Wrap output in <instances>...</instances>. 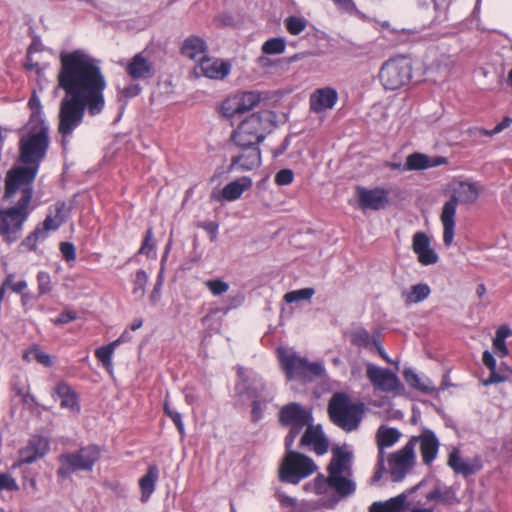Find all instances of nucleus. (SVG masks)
Masks as SVG:
<instances>
[{
	"mask_svg": "<svg viewBox=\"0 0 512 512\" xmlns=\"http://www.w3.org/2000/svg\"><path fill=\"white\" fill-rule=\"evenodd\" d=\"M493 348L500 354V356H506L508 354V349L505 344V340H500L494 338L493 340Z\"/></svg>",
	"mask_w": 512,
	"mask_h": 512,
	"instance_id": "61",
	"label": "nucleus"
},
{
	"mask_svg": "<svg viewBox=\"0 0 512 512\" xmlns=\"http://www.w3.org/2000/svg\"><path fill=\"white\" fill-rule=\"evenodd\" d=\"M427 502L451 505L457 502L456 490L451 486L435 485L433 489L424 493Z\"/></svg>",
	"mask_w": 512,
	"mask_h": 512,
	"instance_id": "31",
	"label": "nucleus"
},
{
	"mask_svg": "<svg viewBox=\"0 0 512 512\" xmlns=\"http://www.w3.org/2000/svg\"><path fill=\"white\" fill-rule=\"evenodd\" d=\"M403 375L410 387L426 394L435 392V386L432 381L428 378H421L413 369L406 368Z\"/></svg>",
	"mask_w": 512,
	"mask_h": 512,
	"instance_id": "37",
	"label": "nucleus"
},
{
	"mask_svg": "<svg viewBox=\"0 0 512 512\" xmlns=\"http://www.w3.org/2000/svg\"><path fill=\"white\" fill-rule=\"evenodd\" d=\"M117 347V343H109L106 346L99 347L95 351L97 359L103 364V366L110 370L112 368V355Z\"/></svg>",
	"mask_w": 512,
	"mask_h": 512,
	"instance_id": "44",
	"label": "nucleus"
},
{
	"mask_svg": "<svg viewBox=\"0 0 512 512\" xmlns=\"http://www.w3.org/2000/svg\"><path fill=\"white\" fill-rule=\"evenodd\" d=\"M77 318L74 311L66 310L62 312L57 318L53 319V323L56 325L67 324Z\"/></svg>",
	"mask_w": 512,
	"mask_h": 512,
	"instance_id": "56",
	"label": "nucleus"
},
{
	"mask_svg": "<svg viewBox=\"0 0 512 512\" xmlns=\"http://www.w3.org/2000/svg\"><path fill=\"white\" fill-rule=\"evenodd\" d=\"M279 418L284 425H308L311 421V413L299 403L292 402L281 408Z\"/></svg>",
	"mask_w": 512,
	"mask_h": 512,
	"instance_id": "24",
	"label": "nucleus"
},
{
	"mask_svg": "<svg viewBox=\"0 0 512 512\" xmlns=\"http://www.w3.org/2000/svg\"><path fill=\"white\" fill-rule=\"evenodd\" d=\"M278 500L280 503L284 506H290L293 507L296 505V500L290 496H287L285 494L279 493L278 494Z\"/></svg>",
	"mask_w": 512,
	"mask_h": 512,
	"instance_id": "64",
	"label": "nucleus"
},
{
	"mask_svg": "<svg viewBox=\"0 0 512 512\" xmlns=\"http://www.w3.org/2000/svg\"><path fill=\"white\" fill-rule=\"evenodd\" d=\"M286 43L282 38H271L262 45V52L267 55H277L285 51Z\"/></svg>",
	"mask_w": 512,
	"mask_h": 512,
	"instance_id": "45",
	"label": "nucleus"
},
{
	"mask_svg": "<svg viewBox=\"0 0 512 512\" xmlns=\"http://www.w3.org/2000/svg\"><path fill=\"white\" fill-rule=\"evenodd\" d=\"M159 478V470L156 465H151L145 475L139 480V487L141 491V502H147L156 488V483Z\"/></svg>",
	"mask_w": 512,
	"mask_h": 512,
	"instance_id": "35",
	"label": "nucleus"
},
{
	"mask_svg": "<svg viewBox=\"0 0 512 512\" xmlns=\"http://www.w3.org/2000/svg\"><path fill=\"white\" fill-rule=\"evenodd\" d=\"M307 21L304 18L290 16L285 20V27L292 35H298L305 30Z\"/></svg>",
	"mask_w": 512,
	"mask_h": 512,
	"instance_id": "47",
	"label": "nucleus"
},
{
	"mask_svg": "<svg viewBox=\"0 0 512 512\" xmlns=\"http://www.w3.org/2000/svg\"><path fill=\"white\" fill-rule=\"evenodd\" d=\"M373 338L369 332L363 328H357L350 334V341L353 345L360 348H369L373 345Z\"/></svg>",
	"mask_w": 512,
	"mask_h": 512,
	"instance_id": "43",
	"label": "nucleus"
},
{
	"mask_svg": "<svg viewBox=\"0 0 512 512\" xmlns=\"http://www.w3.org/2000/svg\"><path fill=\"white\" fill-rule=\"evenodd\" d=\"M300 446L311 447L316 454L323 455L328 451L329 443L320 425L308 424L300 440Z\"/></svg>",
	"mask_w": 512,
	"mask_h": 512,
	"instance_id": "21",
	"label": "nucleus"
},
{
	"mask_svg": "<svg viewBox=\"0 0 512 512\" xmlns=\"http://www.w3.org/2000/svg\"><path fill=\"white\" fill-rule=\"evenodd\" d=\"M338 99L337 92L329 87L317 89L310 96V108L316 113L332 109Z\"/></svg>",
	"mask_w": 512,
	"mask_h": 512,
	"instance_id": "27",
	"label": "nucleus"
},
{
	"mask_svg": "<svg viewBox=\"0 0 512 512\" xmlns=\"http://www.w3.org/2000/svg\"><path fill=\"white\" fill-rule=\"evenodd\" d=\"M252 185L249 177H241L228 183L221 191V196L217 199L226 201H234L241 197L244 191L248 190Z\"/></svg>",
	"mask_w": 512,
	"mask_h": 512,
	"instance_id": "32",
	"label": "nucleus"
},
{
	"mask_svg": "<svg viewBox=\"0 0 512 512\" xmlns=\"http://www.w3.org/2000/svg\"><path fill=\"white\" fill-rule=\"evenodd\" d=\"M100 456V449L96 445H87L77 451L61 454L57 474L61 478H67L77 471H91Z\"/></svg>",
	"mask_w": 512,
	"mask_h": 512,
	"instance_id": "10",
	"label": "nucleus"
},
{
	"mask_svg": "<svg viewBox=\"0 0 512 512\" xmlns=\"http://www.w3.org/2000/svg\"><path fill=\"white\" fill-rule=\"evenodd\" d=\"M357 198L362 210H380L389 202L388 191L383 188H357Z\"/></svg>",
	"mask_w": 512,
	"mask_h": 512,
	"instance_id": "19",
	"label": "nucleus"
},
{
	"mask_svg": "<svg viewBox=\"0 0 512 512\" xmlns=\"http://www.w3.org/2000/svg\"><path fill=\"white\" fill-rule=\"evenodd\" d=\"M57 80L58 87L65 91L59 105L57 127L65 148L75 129L82 124L86 109L91 115L103 111L107 83L99 62L82 50L61 53Z\"/></svg>",
	"mask_w": 512,
	"mask_h": 512,
	"instance_id": "1",
	"label": "nucleus"
},
{
	"mask_svg": "<svg viewBox=\"0 0 512 512\" xmlns=\"http://www.w3.org/2000/svg\"><path fill=\"white\" fill-rule=\"evenodd\" d=\"M26 220V215L17 210L0 211V235L5 241L12 243L19 238L21 227Z\"/></svg>",
	"mask_w": 512,
	"mask_h": 512,
	"instance_id": "17",
	"label": "nucleus"
},
{
	"mask_svg": "<svg viewBox=\"0 0 512 512\" xmlns=\"http://www.w3.org/2000/svg\"><path fill=\"white\" fill-rule=\"evenodd\" d=\"M55 394L60 400V406L71 412L77 413L80 410L75 391L66 383L60 382L55 388Z\"/></svg>",
	"mask_w": 512,
	"mask_h": 512,
	"instance_id": "34",
	"label": "nucleus"
},
{
	"mask_svg": "<svg viewBox=\"0 0 512 512\" xmlns=\"http://www.w3.org/2000/svg\"><path fill=\"white\" fill-rule=\"evenodd\" d=\"M239 152L231 158V171H250L261 165V153L258 145H237Z\"/></svg>",
	"mask_w": 512,
	"mask_h": 512,
	"instance_id": "16",
	"label": "nucleus"
},
{
	"mask_svg": "<svg viewBox=\"0 0 512 512\" xmlns=\"http://www.w3.org/2000/svg\"><path fill=\"white\" fill-rule=\"evenodd\" d=\"M410 495L406 499L405 507H411L410 512H434L435 505L432 502H427L424 498V493L421 497Z\"/></svg>",
	"mask_w": 512,
	"mask_h": 512,
	"instance_id": "41",
	"label": "nucleus"
},
{
	"mask_svg": "<svg viewBox=\"0 0 512 512\" xmlns=\"http://www.w3.org/2000/svg\"><path fill=\"white\" fill-rule=\"evenodd\" d=\"M13 388L18 394L24 395L27 392L26 381H20L19 377L13 380Z\"/></svg>",
	"mask_w": 512,
	"mask_h": 512,
	"instance_id": "62",
	"label": "nucleus"
},
{
	"mask_svg": "<svg viewBox=\"0 0 512 512\" xmlns=\"http://www.w3.org/2000/svg\"><path fill=\"white\" fill-rule=\"evenodd\" d=\"M35 176L36 168H30V166L18 167L8 173L5 197H10L20 186H24L22 189V197L18 201L17 206L9 210H17L27 216V208L32 198V189L29 184L34 180Z\"/></svg>",
	"mask_w": 512,
	"mask_h": 512,
	"instance_id": "11",
	"label": "nucleus"
},
{
	"mask_svg": "<svg viewBox=\"0 0 512 512\" xmlns=\"http://www.w3.org/2000/svg\"><path fill=\"white\" fill-rule=\"evenodd\" d=\"M49 450V441L42 436H33L27 445L20 450V462L31 464L45 456Z\"/></svg>",
	"mask_w": 512,
	"mask_h": 512,
	"instance_id": "23",
	"label": "nucleus"
},
{
	"mask_svg": "<svg viewBox=\"0 0 512 512\" xmlns=\"http://www.w3.org/2000/svg\"><path fill=\"white\" fill-rule=\"evenodd\" d=\"M60 251L62 253V256L63 258L66 260V261H73L75 260L76 258V252H75V247L72 243L70 242H62L60 244Z\"/></svg>",
	"mask_w": 512,
	"mask_h": 512,
	"instance_id": "55",
	"label": "nucleus"
},
{
	"mask_svg": "<svg viewBox=\"0 0 512 512\" xmlns=\"http://www.w3.org/2000/svg\"><path fill=\"white\" fill-rule=\"evenodd\" d=\"M205 286L214 296H220L229 290V284L221 279L207 280Z\"/></svg>",
	"mask_w": 512,
	"mask_h": 512,
	"instance_id": "49",
	"label": "nucleus"
},
{
	"mask_svg": "<svg viewBox=\"0 0 512 512\" xmlns=\"http://www.w3.org/2000/svg\"><path fill=\"white\" fill-rule=\"evenodd\" d=\"M261 101L257 91H245L225 99L221 105V113L225 118L232 119L255 108Z\"/></svg>",
	"mask_w": 512,
	"mask_h": 512,
	"instance_id": "13",
	"label": "nucleus"
},
{
	"mask_svg": "<svg viewBox=\"0 0 512 512\" xmlns=\"http://www.w3.org/2000/svg\"><path fill=\"white\" fill-rule=\"evenodd\" d=\"M18 485L13 477L8 474H0V490L15 491Z\"/></svg>",
	"mask_w": 512,
	"mask_h": 512,
	"instance_id": "54",
	"label": "nucleus"
},
{
	"mask_svg": "<svg viewBox=\"0 0 512 512\" xmlns=\"http://www.w3.org/2000/svg\"><path fill=\"white\" fill-rule=\"evenodd\" d=\"M414 461V445L408 442L402 449L390 455L389 473L395 482L403 480Z\"/></svg>",
	"mask_w": 512,
	"mask_h": 512,
	"instance_id": "15",
	"label": "nucleus"
},
{
	"mask_svg": "<svg viewBox=\"0 0 512 512\" xmlns=\"http://www.w3.org/2000/svg\"><path fill=\"white\" fill-rule=\"evenodd\" d=\"M127 74L133 79H146L153 76V65L143 55V53L136 54L126 66Z\"/></svg>",
	"mask_w": 512,
	"mask_h": 512,
	"instance_id": "28",
	"label": "nucleus"
},
{
	"mask_svg": "<svg viewBox=\"0 0 512 512\" xmlns=\"http://www.w3.org/2000/svg\"><path fill=\"white\" fill-rule=\"evenodd\" d=\"M20 139V160L26 165H35L45 157L49 146L48 126L26 125Z\"/></svg>",
	"mask_w": 512,
	"mask_h": 512,
	"instance_id": "7",
	"label": "nucleus"
},
{
	"mask_svg": "<svg viewBox=\"0 0 512 512\" xmlns=\"http://www.w3.org/2000/svg\"><path fill=\"white\" fill-rule=\"evenodd\" d=\"M412 249L418 256V261L424 265L437 263L438 255L430 247V238L424 232H416L413 236Z\"/></svg>",
	"mask_w": 512,
	"mask_h": 512,
	"instance_id": "22",
	"label": "nucleus"
},
{
	"mask_svg": "<svg viewBox=\"0 0 512 512\" xmlns=\"http://www.w3.org/2000/svg\"><path fill=\"white\" fill-rule=\"evenodd\" d=\"M23 359L26 360L27 362H31L33 360L37 361L38 363L42 364L45 367H50L53 365L51 356L45 353L44 351L40 350L36 346L25 351L23 354Z\"/></svg>",
	"mask_w": 512,
	"mask_h": 512,
	"instance_id": "42",
	"label": "nucleus"
},
{
	"mask_svg": "<svg viewBox=\"0 0 512 512\" xmlns=\"http://www.w3.org/2000/svg\"><path fill=\"white\" fill-rule=\"evenodd\" d=\"M304 488L306 491L316 495H326L330 493L331 490L335 491V485L333 481L330 480L329 474L327 477L318 475L312 482L305 484Z\"/></svg>",
	"mask_w": 512,
	"mask_h": 512,
	"instance_id": "38",
	"label": "nucleus"
},
{
	"mask_svg": "<svg viewBox=\"0 0 512 512\" xmlns=\"http://www.w3.org/2000/svg\"><path fill=\"white\" fill-rule=\"evenodd\" d=\"M139 253L144 254L147 257H152L155 255V241L153 240V233L151 228L146 231L145 239L139 249Z\"/></svg>",
	"mask_w": 512,
	"mask_h": 512,
	"instance_id": "50",
	"label": "nucleus"
},
{
	"mask_svg": "<svg viewBox=\"0 0 512 512\" xmlns=\"http://www.w3.org/2000/svg\"><path fill=\"white\" fill-rule=\"evenodd\" d=\"M420 487L421 483L385 502H374L370 506L369 512H403L405 509L406 499L410 495L415 494Z\"/></svg>",
	"mask_w": 512,
	"mask_h": 512,
	"instance_id": "25",
	"label": "nucleus"
},
{
	"mask_svg": "<svg viewBox=\"0 0 512 512\" xmlns=\"http://www.w3.org/2000/svg\"><path fill=\"white\" fill-rule=\"evenodd\" d=\"M148 282V275L144 270H138L135 276L134 280V288H133V295L138 298L142 299L145 294V286Z\"/></svg>",
	"mask_w": 512,
	"mask_h": 512,
	"instance_id": "46",
	"label": "nucleus"
},
{
	"mask_svg": "<svg viewBox=\"0 0 512 512\" xmlns=\"http://www.w3.org/2000/svg\"><path fill=\"white\" fill-rule=\"evenodd\" d=\"M38 289L40 294H46L51 291V278L46 272H39L37 275Z\"/></svg>",
	"mask_w": 512,
	"mask_h": 512,
	"instance_id": "52",
	"label": "nucleus"
},
{
	"mask_svg": "<svg viewBox=\"0 0 512 512\" xmlns=\"http://www.w3.org/2000/svg\"><path fill=\"white\" fill-rule=\"evenodd\" d=\"M272 126L270 112L253 113L240 122L231 139L236 145H258L265 139Z\"/></svg>",
	"mask_w": 512,
	"mask_h": 512,
	"instance_id": "8",
	"label": "nucleus"
},
{
	"mask_svg": "<svg viewBox=\"0 0 512 512\" xmlns=\"http://www.w3.org/2000/svg\"><path fill=\"white\" fill-rule=\"evenodd\" d=\"M446 163V158L441 156L429 157L421 153L410 154L405 163V170H424L437 167Z\"/></svg>",
	"mask_w": 512,
	"mask_h": 512,
	"instance_id": "30",
	"label": "nucleus"
},
{
	"mask_svg": "<svg viewBox=\"0 0 512 512\" xmlns=\"http://www.w3.org/2000/svg\"><path fill=\"white\" fill-rule=\"evenodd\" d=\"M240 381L235 386V395L238 401L245 403L248 400L252 402L251 418L252 421H259L267 405L274 398V391L261 378L244 377L242 369L238 372Z\"/></svg>",
	"mask_w": 512,
	"mask_h": 512,
	"instance_id": "2",
	"label": "nucleus"
},
{
	"mask_svg": "<svg viewBox=\"0 0 512 512\" xmlns=\"http://www.w3.org/2000/svg\"><path fill=\"white\" fill-rule=\"evenodd\" d=\"M294 179V173L291 169H282L275 175V182L278 185H289Z\"/></svg>",
	"mask_w": 512,
	"mask_h": 512,
	"instance_id": "53",
	"label": "nucleus"
},
{
	"mask_svg": "<svg viewBox=\"0 0 512 512\" xmlns=\"http://www.w3.org/2000/svg\"><path fill=\"white\" fill-rule=\"evenodd\" d=\"M25 68L29 71H35L38 76H40L43 72V68L40 67L38 62H34L31 55L29 54H27V62L25 63Z\"/></svg>",
	"mask_w": 512,
	"mask_h": 512,
	"instance_id": "59",
	"label": "nucleus"
},
{
	"mask_svg": "<svg viewBox=\"0 0 512 512\" xmlns=\"http://www.w3.org/2000/svg\"><path fill=\"white\" fill-rule=\"evenodd\" d=\"M482 360H483L484 365L489 370H495V368H496V360H495L494 356L489 351H485L483 353Z\"/></svg>",
	"mask_w": 512,
	"mask_h": 512,
	"instance_id": "60",
	"label": "nucleus"
},
{
	"mask_svg": "<svg viewBox=\"0 0 512 512\" xmlns=\"http://www.w3.org/2000/svg\"><path fill=\"white\" fill-rule=\"evenodd\" d=\"M479 196L478 187L475 184L461 182L454 188L450 199L444 203L440 215L443 226V242L450 246L454 239L455 215L458 203L473 204Z\"/></svg>",
	"mask_w": 512,
	"mask_h": 512,
	"instance_id": "3",
	"label": "nucleus"
},
{
	"mask_svg": "<svg viewBox=\"0 0 512 512\" xmlns=\"http://www.w3.org/2000/svg\"><path fill=\"white\" fill-rule=\"evenodd\" d=\"M63 221L62 208L57 206L55 215H48L43 221L42 226L37 227L23 244L27 245L30 249H35L36 242L45 239L48 232L57 230L62 225Z\"/></svg>",
	"mask_w": 512,
	"mask_h": 512,
	"instance_id": "20",
	"label": "nucleus"
},
{
	"mask_svg": "<svg viewBox=\"0 0 512 512\" xmlns=\"http://www.w3.org/2000/svg\"><path fill=\"white\" fill-rule=\"evenodd\" d=\"M413 66L410 59L396 56L385 61L379 71V80L385 90L395 91L409 85Z\"/></svg>",
	"mask_w": 512,
	"mask_h": 512,
	"instance_id": "9",
	"label": "nucleus"
},
{
	"mask_svg": "<svg viewBox=\"0 0 512 512\" xmlns=\"http://www.w3.org/2000/svg\"><path fill=\"white\" fill-rule=\"evenodd\" d=\"M164 411L171 418V420L174 422V424L176 425L180 435L184 436L185 429H184V424H183V421H182L181 414L179 412L173 410L170 407V405L168 404L167 401H165V403H164Z\"/></svg>",
	"mask_w": 512,
	"mask_h": 512,
	"instance_id": "51",
	"label": "nucleus"
},
{
	"mask_svg": "<svg viewBox=\"0 0 512 512\" xmlns=\"http://www.w3.org/2000/svg\"><path fill=\"white\" fill-rule=\"evenodd\" d=\"M27 287V283L23 280L14 282V278L11 280V283L8 284L7 288L11 289L16 293L22 292Z\"/></svg>",
	"mask_w": 512,
	"mask_h": 512,
	"instance_id": "63",
	"label": "nucleus"
},
{
	"mask_svg": "<svg viewBox=\"0 0 512 512\" xmlns=\"http://www.w3.org/2000/svg\"><path fill=\"white\" fill-rule=\"evenodd\" d=\"M505 128H507L503 122L501 121L499 124H497L494 129L492 130H486V129H476V131L478 132L479 136H489V137H492L500 132H502Z\"/></svg>",
	"mask_w": 512,
	"mask_h": 512,
	"instance_id": "58",
	"label": "nucleus"
},
{
	"mask_svg": "<svg viewBox=\"0 0 512 512\" xmlns=\"http://www.w3.org/2000/svg\"><path fill=\"white\" fill-rule=\"evenodd\" d=\"M420 451L423 462L427 465L431 464L437 456L439 448V440L431 430H425L419 436Z\"/></svg>",
	"mask_w": 512,
	"mask_h": 512,
	"instance_id": "29",
	"label": "nucleus"
},
{
	"mask_svg": "<svg viewBox=\"0 0 512 512\" xmlns=\"http://www.w3.org/2000/svg\"><path fill=\"white\" fill-rule=\"evenodd\" d=\"M140 86L138 84H130L119 91L121 98L135 97L140 93Z\"/></svg>",
	"mask_w": 512,
	"mask_h": 512,
	"instance_id": "57",
	"label": "nucleus"
},
{
	"mask_svg": "<svg viewBox=\"0 0 512 512\" xmlns=\"http://www.w3.org/2000/svg\"><path fill=\"white\" fill-rule=\"evenodd\" d=\"M447 464L456 474L463 477L474 475L482 469V460L479 456L463 458L458 448L450 452Z\"/></svg>",
	"mask_w": 512,
	"mask_h": 512,
	"instance_id": "18",
	"label": "nucleus"
},
{
	"mask_svg": "<svg viewBox=\"0 0 512 512\" xmlns=\"http://www.w3.org/2000/svg\"><path fill=\"white\" fill-rule=\"evenodd\" d=\"M352 461L353 453L346 446H337L332 449V458L327 471L335 485V492L341 497L351 495L356 489L351 479Z\"/></svg>",
	"mask_w": 512,
	"mask_h": 512,
	"instance_id": "5",
	"label": "nucleus"
},
{
	"mask_svg": "<svg viewBox=\"0 0 512 512\" xmlns=\"http://www.w3.org/2000/svg\"><path fill=\"white\" fill-rule=\"evenodd\" d=\"M28 107L31 111V115L26 125L47 126L42 117V105L39 97L36 95V92H33L29 99Z\"/></svg>",
	"mask_w": 512,
	"mask_h": 512,
	"instance_id": "40",
	"label": "nucleus"
},
{
	"mask_svg": "<svg viewBox=\"0 0 512 512\" xmlns=\"http://www.w3.org/2000/svg\"><path fill=\"white\" fill-rule=\"evenodd\" d=\"M277 356L280 368L288 381L295 379L311 380L319 377L324 369L318 362H310L293 348L278 347Z\"/></svg>",
	"mask_w": 512,
	"mask_h": 512,
	"instance_id": "6",
	"label": "nucleus"
},
{
	"mask_svg": "<svg viewBox=\"0 0 512 512\" xmlns=\"http://www.w3.org/2000/svg\"><path fill=\"white\" fill-rule=\"evenodd\" d=\"M198 70L207 78L220 80L229 74L230 65L224 61L205 56L201 58L199 65L195 68V72L198 73Z\"/></svg>",
	"mask_w": 512,
	"mask_h": 512,
	"instance_id": "26",
	"label": "nucleus"
},
{
	"mask_svg": "<svg viewBox=\"0 0 512 512\" xmlns=\"http://www.w3.org/2000/svg\"><path fill=\"white\" fill-rule=\"evenodd\" d=\"M206 50L207 46L205 41L195 35L185 39L181 47L182 55L191 60L199 59L201 61V58L205 57Z\"/></svg>",
	"mask_w": 512,
	"mask_h": 512,
	"instance_id": "33",
	"label": "nucleus"
},
{
	"mask_svg": "<svg viewBox=\"0 0 512 512\" xmlns=\"http://www.w3.org/2000/svg\"><path fill=\"white\" fill-rule=\"evenodd\" d=\"M364 412L363 403L353 402L344 393L334 394L328 403L331 421L345 432H353L359 428Z\"/></svg>",
	"mask_w": 512,
	"mask_h": 512,
	"instance_id": "4",
	"label": "nucleus"
},
{
	"mask_svg": "<svg viewBox=\"0 0 512 512\" xmlns=\"http://www.w3.org/2000/svg\"><path fill=\"white\" fill-rule=\"evenodd\" d=\"M313 288H303L295 291L288 292L284 295L287 303L298 302L300 300H309L314 295Z\"/></svg>",
	"mask_w": 512,
	"mask_h": 512,
	"instance_id": "48",
	"label": "nucleus"
},
{
	"mask_svg": "<svg viewBox=\"0 0 512 512\" xmlns=\"http://www.w3.org/2000/svg\"><path fill=\"white\" fill-rule=\"evenodd\" d=\"M316 470L317 465L311 458L296 451H288L279 468V475L283 482L298 484Z\"/></svg>",
	"mask_w": 512,
	"mask_h": 512,
	"instance_id": "12",
	"label": "nucleus"
},
{
	"mask_svg": "<svg viewBox=\"0 0 512 512\" xmlns=\"http://www.w3.org/2000/svg\"><path fill=\"white\" fill-rule=\"evenodd\" d=\"M366 376L373 387L382 392L401 394L404 390L398 376L389 369L368 363Z\"/></svg>",
	"mask_w": 512,
	"mask_h": 512,
	"instance_id": "14",
	"label": "nucleus"
},
{
	"mask_svg": "<svg viewBox=\"0 0 512 512\" xmlns=\"http://www.w3.org/2000/svg\"><path fill=\"white\" fill-rule=\"evenodd\" d=\"M430 287L427 284L419 283L413 285L410 290L402 292V298L406 304L419 303L430 295Z\"/></svg>",
	"mask_w": 512,
	"mask_h": 512,
	"instance_id": "39",
	"label": "nucleus"
},
{
	"mask_svg": "<svg viewBox=\"0 0 512 512\" xmlns=\"http://www.w3.org/2000/svg\"><path fill=\"white\" fill-rule=\"evenodd\" d=\"M400 437V433L395 428L380 427L377 431V444L379 448V465L382 467L384 463L385 447H390L395 444Z\"/></svg>",
	"mask_w": 512,
	"mask_h": 512,
	"instance_id": "36",
	"label": "nucleus"
}]
</instances>
